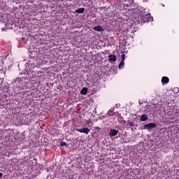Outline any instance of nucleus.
<instances>
[{
	"label": "nucleus",
	"instance_id": "12",
	"mask_svg": "<svg viewBox=\"0 0 179 179\" xmlns=\"http://www.w3.org/2000/svg\"><path fill=\"white\" fill-rule=\"evenodd\" d=\"M94 30H95V31H101V30H103V28H101V26H96L94 27Z\"/></svg>",
	"mask_w": 179,
	"mask_h": 179
},
{
	"label": "nucleus",
	"instance_id": "9",
	"mask_svg": "<svg viewBox=\"0 0 179 179\" xmlns=\"http://www.w3.org/2000/svg\"><path fill=\"white\" fill-rule=\"evenodd\" d=\"M148 120H149V117H148L146 114L142 115L140 117V120L142 122L148 121Z\"/></svg>",
	"mask_w": 179,
	"mask_h": 179
},
{
	"label": "nucleus",
	"instance_id": "3",
	"mask_svg": "<svg viewBox=\"0 0 179 179\" xmlns=\"http://www.w3.org/2000/svg\"><path fill=\"white\" fill-rule=\"evenodd\" d=\"M76 131H77V132H80V134H85L87 135L89 134V132H90V129L85 127L83 129H76Z\"/></svg>",
	"mask_w": 179,
	"mask_h": 179
},
{
	"label": "nucleus",
	"instance_id": "14",
	"mask_svg": "<svg viewBox=\"0 0 179 179\" xmlns=\"http://www.w3.org/2000/svg\"><path fill=\"white\" fill-rule=\"evenodd\" d=\"M128 124L129 125H130V127H134L135 125V122H134L133 121H128Z\"/></svg>",
	"mask_w": 179,
	"mask_h": 179
},
{
	"label": "nucleus",
	"instance_id": "26",
	"mask_svg": "<svg viewBox=\"0 0 179 179\" xmlns=\"http://www.w3.org/2000/svg\"><path fill=\"white\" fill-rule=\"evenodd\" d=\"M144 1H148V0H144Z\"/></svg>",
	"mask_w": 179,
	"mask_h": 179
},
{
	"label": "nucleus",
	"instance_id": "17",
	"mask_svg": "<svg viewBox=\"0 0 179 179\" xmlns=\"http://www.w3.org/2000/svg\"><path fill=\"white\" fill-rule=\"evenodd\" d=\"M94 129H98L99 131H100L101 129L100 128V127H94Z\"/></svg>",
	"mask_w": 179,
	"mask_h": 179
},
{
	"label": "nucleus",
	"instance_id": "24",
	"mask_svg": "<svg viewBox=\"0 0 179 179\" xmlns=\"http://www.w3.org/2000/svg\"><path fill=\"white\" fill-rule=\"evenodd\" d=\"M38 73H42L41 71H39L38 72Z\"/></svg>",
	"mask_w": 179,
	"mask_h": 179
},
{
	"label": "nucleus",
	"instance_id": "22",
	"mask_svg": "<svg viewBox=\"0 0 179 179\" xmlns=\"http://www.w3.org/2000/svg\"><path fill=\"white\" fill-rule=\"evenodd\" d=\"M122 122H123L124 124H125V122H127L125 120H122Z\"/></svg>",
	"mask_w": 179,
	"mask_h": 179
},
{
	"label": "nucleus",
	"instance_id": "5",
	"mask_svg": "<svg viewBox=\"0 0 179 179\" xmlns=\"http://www.w3.org/2000/svg\"><path fill=\"white\" fill-rule=\"evenodd\" d=\"M114 114H116V115H120V113L118 112L114 113V108L109 110L106 114V116L111 117L112 115H114Z\"/></svg>",
	"mask_w": 179,
	"mask_h": 179
},
{
	"label": "nucleus",
	"instance_id": "7",
	"mask_svg": "<svg viewBox=\"0 0 179 179\" xmlns=\"http://www.w3.org/2000/svg\"><path fill=\"white\" fill-rule=\"evenodd\" d=\"M108 59L110 62H115V61H117V56L114 55H110L108 56Z\"/></svg>",
	"mask_w": 179,
	"mask_h": 179
},
{
	"label": "nucleus",
	"instance_id": "19",
	"mask_svg": "<svg viewBox=\"0 0 179 179\" xmlns=\"http://www.w3.org/2000/svg\"><path fill=\"white\" fill-rule=\"evenodd\" d=\"M3 176V173H0V178H2V176Z\"/></svg>",
	"mask_w": 179,
	"mask_h": 179
},
{
	"label": "nucleus",
	"instance_id": "20",
	"mask_svg": "<svg viewBox=\"0 0 179 179\" xmlns=\"http://www.w3.org/2000/svg\"><path fill=\"white\" fill-rule=\"evenodd\" d=\"M118 106H119L118 103H116L115 105L116 108H118Z\"/></svg>",
	"mask_w": 179,
	"mask_h": 179
},
{
	"label": "nucleus",
	"instance_id": "10",
	"mask_svg": "<svg viewBox=\"0 0 179 179\" xmlns=\"http://www.w3.org/2000/svg\"><path fill=\"white\" fill-rule=\"evenodd\" d=\"M85 12V8H80L76 10V13H83Z\"/></svg>",
	"mask_w": 179,
	"mask_h": 179
},
{
	"label": "nucleus",
	"instance_id": "1",
	"mask_svg": "<svg viewBox=\"0 0 179 179\" xmlns=\"http://www.w3.org/2000/svg\"><path fill=\"white\" fill-rule=\"evenodd\" d=\"M26 78H16L15 81L14 82V85L16 86L17 89H20L21 90H23L24 89H26L27 86V83L26 81Z\"/></svg>",
	"mask_w": 179,
	"mask_h": 179
},
{
	"label": "nucleus",
	"instance_id": "13",
	"mask_svg": "<svg viewBox=\"0 0 179 179\" xmlns=\"http://www.w3.org/2000/svg\"><path fill=\"white\" fill-rule=\"evenodd\" d=\"M124 62L121 61L120 63V64H119V68H120V69L124 68Z\"/></svg>",
	"mask_w": 179,
	"mask_h": 179
},
{
	"label": "nucleus",
	"instance_id": "18",
	"mask_svg": "<svg viewBox=\"0 0 179 179\" xmlns=\"http://www.w3.org/2000/svg\"><path fill=\"white\" fill-rule=\"evenodd\" d=\"M1 93H2V91L0 90V99H2V94Z\"/></svg>",
	"mask_w": 179,
	"mask_h": 179
},
{
	"label": "nucleus",
	"instance_id": "16",
	"mask_svg": "<svg viewBox=\"0 0 179 179\" xmlns=\"http://www.w3.org/2000/svg\"><path fill=\"white\" fill-rule=\"evenodd\" d=\"M121 61H122V62L125 61V54H124V53L122 55V60Z\"/></svg>",
	"mask_w": 179,
	"mask_h": 179
},
{
	"label": "nucleus",
	"instance_id": "21",
	"mask_svg": "<svg viewBox=\"0 0 179 179\" xmlns=\"http://www.w3.org/2000/svg\"><path fill=\"white\" fill-rule=\"evenodd\" d=\"M92 122V121L90 120L87 121V124H90Z\"/></svg>",
	"mask_w": 179,
	"mask_h": 179
},
{
	"label": "nucleus",
	"instance_id": "4",
	"mask_svg": "<svg viewBox=\"0 0 179 179\" xmlns=\"http://www.w3.org/2000/svg\"><path fill=\"white\" fill-rule=\"evenodd\" d=\"M157 127V125L155 123H150L143 126L145 129H153V128H156Z\"/></svg>",
	"mask_w": 179,
	"mask_h": 179
},
{
	"label": "nucleus",
	"instance_id": "11",
	"mask_svg": "<svg viewBox=\"0 0 179 179\" xmlns=\"http://www.w3.org/2000/svg\"><path fill=\"white\" fill-rule=\"evenodd\" d=\"M81 94H87V87H83L80 91Z\"/></svg>",
	"mask_w": 179,
	"mask_h": 179
},
{
	"label": "nucleus",
	"instance_id": "23",
	"mask_svg": "<svg viewBox=\"0 0 179 179\" xmlns=\"http://www.w3.org/2000/svg\"><path fill=\"white\" fill-rule=\"evenodd\" d=\"M3 122L2 120H0V125L3 123Z\"/></svg>",
	"mask_w": 179,
	"mask_h": 179
},
{
	"label": "nucleus",
	"instance_id": "8",
	"mask_svg": "<svg viewBox=\"0 0 179 179\" xmlns=\"http://www.w3.org/2000/svg\"><path fill=\"white\" fill-rule=\"evenodd\" d=\"M169 82H170V79L169 78V77H166V76L162 77V85H167Z\"/></svg>",
	"mask_w": 179,
	"mask_h": 179
},
{
	"label": "nucleus",
	"instance_id": "2",
	"mask_svg": "<svg viewBox=\"0 0 179 179\" xmlns=\"http://www.w3.org/2000/svg\"><path fill=\"white\" fill-rule=\"evenodd\" d=\"M141 18H142V22H143V23H149V22H153V17H152V15H150V13L148 14H145V15H141Z\"/></svg>",
	"mask_w": 179,
	"mask_h": 179
},
{
	"label": "nucleus",
	"instance_id": "15",
	"mask_svg": "<svg viewBox=\"0 0 179 179\" xmlns=\"http://www.w3.org/2000/svg\"><path fill=\"white\" fill-rule=\"evenodd\" d=\"M68 145L65 141H62L60 143V146H66Z\"/></svg>",
	"mask_w": 179,
	"mask_h": 179
},
{
	"label": "nucleus",
	"instance_id": "25",
	"mask_svg": "<svg viewBox=\"0 0 179 179\" xmlns=\"http://www.w3.org/2000/svg\"><path fill=\"white\" fill-rule=\"evenodd\" d=\"M0 83H2V80H0Z\"/></svg>",
	"mask_w": 179,
	"mask_h": 179
},
{
	"label": "nucleus",
	"instance_id": "6",
	"mask_svg": "<svg viewBox=\"0 0 179 179\" xmlns=\"http://www.w3.org/2000/svg\"><path fill=\"white\" fill-rule=\"evenodd\" d=\"M117 134H118V130L117 129H111L109 131V136H110V138H113V136H115Z\"/></svg>",
	"mask_w": 179,
	"mask_h": 179
}]
</instances>
